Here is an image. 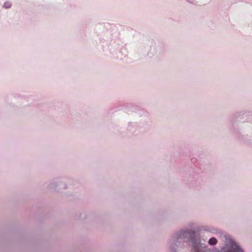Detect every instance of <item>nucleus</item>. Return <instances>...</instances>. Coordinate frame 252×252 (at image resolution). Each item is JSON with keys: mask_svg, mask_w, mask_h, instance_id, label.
Returning <instances> with one entry per match:
<instances>
[{"mask_svg": "<svg viewBox=\"0 0 252 252\" xmlns=\"http://www.w3.org/2000/svg\"><path fill=\"white\" fill-rule=\"evenodd\" d=\"M174 239L171 245V252H176V248L182 247L184 243L187 244L195 250V252H200V240L196 237L194 230L190 229H182L175 234ZM227 243L221 249V252H244L243 250L232 239H226Z\"/></svg>", "mask_w": 252, "mask_h": 252, "instance_id": "f257e3e1", "label": "nucleus"}, {"mask_svg": "<svg viewBox=\"0 0 252 252\" xmlns=\"http://www.w3.org/2000/svg\"><path fill=\"white\" fill-rule=\"evenodd\" d=\"M218 242L217 239L215 237H212L208 241L209 244L211 246H215Z\"/></svg>", "mask_w": 252, "mask_h": 252, "instance_id": "f03ea898", "label": "nucleus"}, {"mask_svg": "<svg viewBox=\"0 0 252 252\" xmlns=\"http://www.w3.org/2000/svg\"><path fill=\"white\" fill-rule=\"evenodd\" d=\"M11 3L9 1L5 2L3 5V7H4L5 8H9L11 7Z\"/></svg>", "mask_w": 252, "mask_h": 252, "instance_id": "7ed1b4c3", "label": "nucleus"}, {"mask_svg": "<svg viewBox=\"0 0 252 252\" xmlns=\"http://www.w3.org/2000/svg\"><path fill=\"white\" fill-rule=\"evenodd\" d=\"M57 186V185L55 183H51L50 185H49V188H51V189H53V188H55Z\"/></svg>", "mask_w": 252, "mask_h": 252, "instance_id": "20e7f679", "label": "nucleus"}, {"mask_svg": "<svg viewBox=\"0 0 252 252\" xmlns=\"http://www.w3.org/2000/svg\"><path fill=\"white\" fill-rule=\"evenodd\" d=\"M187 1L189 2V3H193V0H187Z\"/></svg>", "mask_w": 252, "mask_h": 252, "instance_id": "39448f33", "label": "nucleus"}, {"mask_svg": "<svg viewBox=\"0 0 252 252\" xmlns=\"http://www.w3.org/2000/svg\"><path fill=\"white\" fill-rule=\"evenodd\" d=\"M196 160V158H192L191 159V161L192 162H195Z\"/></svg>", "mask_w": 252, "mask_h": 252, "instance_id": "423d86ee", "label": "nucleus"}, {"mask_svg": "<svg viewBox=\"0 0 252 252\" xmlns=\"http://www.w3.org/2000/svg\"><path fill=\"white\" fill-rule=\"evenodd\" d=\"M64 188H66V185H64Z\"/></svg>", "mask_w": 252, "mask_h": 252, "instance_id": "0eeeda50", "label": "nucleus"}]
</instances>
